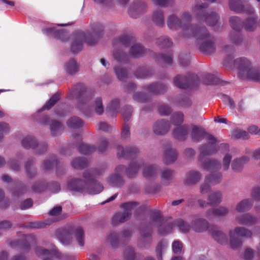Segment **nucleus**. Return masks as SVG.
<instances>
[{"mask_svg": "<svg viewBox=\"0 0 260 260\" xmlns=\"http://www.w3.org/2000/svg\"><path fill=\"white\" fill-rule=\"evenodd\" d=\"M103 172L102 170L92 169L84 172L83 177L85 180L73 179L69 181L67 185L71 191L95 194L103 190V186L95 180Z\"/></svg>", "mask_w": 260, "mask_h": 260, "instance_id": "nucleus-1", "label": "nucleus"}, {"mask_svg": "<svg viewBox=\"0 0 260 260\" xmlns=\"http://www.w3.org/2000/svg\"><path fill=\"white\" fill-rule=\"evenodd\" d=\"M93 95V92L81 83L75 85L71 91V96L72 98H78L79 101L77 108L87 116H90L92 112L89 109L91 106L94 112L98 115H101L103 113L104 108L102 100L101 98H98L94 101L93 105H91L90 101Z\"/></svg>", "mask_w": 260, "mask_h": 260, "instance_id": "nucleus-2", "label": "nucleus"}, {"mask_svg": "<svg viewBox=\"0 0 260 260\" xmlns=\"http://www.w3.org/2000/svg\"><path fill=\"white\" fill-rule=\"evenodd\" d=\"M234 67L238 70V77L243 80L260 81V69L253 67L251 61L242 57L234 60Z\"/></svg>", "mask_w": 260, "mask_h": 260, "instance_id": "nucleus-3", "label": "nucleus"}, {"mask_svg": "<svg viewBox=\"0 0 260 260\" xmlns=\"http://www.w3.org/2000/svg\"><path fill=\"white\" fill-rule=\"evenodd\" d=\"M103 34V27L102 24L99 23L92 24L91 32L79 33L78 39L75 40L72 45V51L76 53L81 50L83 42H85L89 45H94Z\"/></svg>", "mask_w": 260, "mask_h": 260, "instance_id": "nucleus-4", "label": "nucleus"}, {"mask_svg": "<svg viewBox=\"0 0 260 260\" xmlns=\"http://www.w3.org/2000/svg\"><path fill=\"white\" fill-rule=\"evenodd\" d=\"M163 218L159 211L152 212L150 215V222L147 226H143L140 230L141 237L138 241V245L141 248H148L152 242V230L147 229L148 227L157 228L162 223Z\"/></svg>", "mask_w": 260, "mask_h": 260, "instance_id": "nucleus-5", "label": "nucleus"}, {"mask_svg": "<svg viewBox=\"0 0 260 260\" xmlns=\"http://www.w3.org/2000/svg\"><path fill=\"white\" fill-rule=\"evenodd\" d=\"M132 42V38L127 35H122L113 41L114 48L112 52L113 57L118 62L126 63L129 61V55L124 50Z\"/></svg>", "mask_w": 260, "mask_h": 260, "instance_id": "nucleus-6", "label": "nucleus"}, {"mask_svg": "<svg viewBox=\"0 0 260 260\" xmlns=\"http://www.w3.org/2000/svg\"><path fill=\"white\" fill-rule=\"evenodd\" d=\"M191 20L190 13L185 11L180 14V17L174 14L169 15L167 19V24L172 30H177L180 28V35L184 37L186 31L189 29V23Z\"/></svg>", "mask_w": 260, "mask_h": 260, "instance_id": "nucleus-7", "label": "nucleus"}, {"mask_svg": "<svg viewBox=\"0 0 260 260\" xmlns=\"http://www.w3.org/2000/svg\"><path fill=\"white\" fill-rule=\"evenodd\" d=\"M208 6L206 4H197L193 7L192 11L198 21H205L210 26H214L218 22L219 17L215 12L206 13L205 9Z\"/></svg>", "mask_w": 260, "mask_h": 260, "instance_id": "nucleus-8", "label": "nucleus"}, {"mask_svg": "<svg viewBox=\"0 0 260 260\" xmlns=\"http://www.w3.org/2000/svg\"><path fill=\"white\" fill-rule=\"evenodd\" d=\"M230 245L233 249H237L241 246L242 240L237 237L250 238L252 236L251 231L243 227H237L229 232Z\"/></svg>", "mask_w": 260, "mask_h": 260, "instance_id": "nucleus-9", "label": "nucleus"}, {"mask_svg": "<svg viewBox=\"0 0 260 260\" xmlns=\"http://www.w3.org/2000/svg\"><path fill=\"white\" fill-rule=\"evenodd\" d=\"M174 85L181 89L193 87L199 83V78L194 74H188L187 76L178 75L173 80Z\"/></svg>", "mask_w": 260, "mask_h": 260, "instance_id": "nucleus-10", "label": "nucleus"}, {"mask_svg": "<svg viewBox=\"0 0 260 260\" xmlns=\"http://www.w3.org/2000/svg\"><path fill=\"white\" fill-rule=\"evenodd\" d=\"M193 36L198 41H203L211 36L205 26L189 23V29L185 34L184 38Z\"/></svg>", "mask_w": 260, "mask_h": 260, "instance_id": "nucleus-11", "label": "nucleus"}, {"mask_svg": "<svg viewBox=\"0 0 260 260\" xmlns=\"http://www.w3.org/2000/svg\"><path fill=\"white\" fill-rule=\"evenodd\" d=\"M191 128L190 136L193 141L199 142L203 139L212 142L214 141V137L207 133L202 127L192 124Z\"/></svg>", "mask_w": 260, "mask_h": 260, "instance_id": "nucleus-12", "label": "nucleus"}, {"mask_svg": "<svg viewBox=\"0 0 260 260\" xmlns=\"http://www.w3.org/2000/svg\"><path fill=\"white\" fill-rule=\"evenodd\" d=\"M23 147L27 149L37 148V153L41 154L45 152L47 149V145L45 143L38 144L36 139L30 136L26 137L22 140Z\"/></svg>", "mask_w": 260, "mask_h": 260, "instance_id": "nucleus-13", "label": "nucleus"}, {"mask_svg": "<svg viewBox=\"0 0 260 260\" xmlns=\"http://www.w3.org/2000/svg\"><path fill=\"white\" fill-rule=\"evenodd\" d=\"M202 178L201 172L198 170H191L185 173L183 182L185 186L191 187L197 185Z\"/></svg>", "mask_w": 260, "mask_h": 260, "instance_id": "nucleus-14", "label": "nucleus"}, {"mask_svg": "<svg viewBox=\"0 0 260 260\" xmlns=\"http://www.w3.org/2000/svg\"><path fill=\"white\" fill-rule=\"evenodd\" d=\"M206 141L208 144H203L199 148L200 154L199 156V160H202V158H206L205 156L213 155L218 150V147L216 145L217 140L215 137L213 142L212 141Z\"/></svg>", "mask_w": 260, "mask_h": 260, "instance_id": "nucleus-15", "label": "nucleus"}, {"mask_svg": "<svg viewBox=\"0 0 260 260\" xmlns=\"http://www.w3.org/2000/svg\"><path fill=\"white\" fill-rule=\"evenodd\" d=\"M125 166L119 165L115 169L114 174L108 179V182L112 187H120L123 184V180L121 175L124 173Z\"/></svg>", "mask_w": 260, "mask_h": 260, "instance_id": "nucleus-16", "label": "nucleus"}, {"mask_svg": "<svg viewBox=\"0 0 260 260\" xmlns=\"http://www.w3.org/2000/svg\"><path fill=\"white\" fill-rule=\"evenodd\" d=\"M191 217L192 219L190 224L193 231L198 233H203L208 229L209 223L206 219L200 217L197 215H192Z\"/></svg>", "mask_w": 260, "mask_h": 260, "instance_id": "nucleus-17", "label": "nucleus"}, {"mask_svg": "<svg viewBox=\"0 0 260 260\" xmlns=\"http://www.w3.org/2000/svg\"><path fill=\"white\" fill-rule=\"evenodd\" d=\"M147 5L143 1H138L131 4L129 9V15L134 18H136L141 14L146 12Z\"/></svg>", "mask_w": 260, "mask_h": 260, "instance_id": "nucleus-18", "label": "nucleus"}, {"mask_svg": "<svg viewBox=\"0 0 260 260\" xmlns=\"http://www.w3.org/2000/svg\"><path fill=\"white\" fill-rule=\"evenodd\" d=\"M241 0H229V5L230 9L237 13H246L252 14L254 12L253 8L249 5L245 6L241 4Z\"/></svg>", "mask_w": 260, "mask_h": 260, "instance_id": "nucleus-19", "label": "nucleus"}, {"mask_svg": "<svg viewBox=\"0 0 260 260\" xmlns=\"http://www.w3.org/2000/svg\"><path fill=\"white\" fill-rule=\"evenodd\" d=\"M36 252L37 255L43 258V260H53L52 257H59L60 256V254L54 246L50 250H48L42 247H38L36 249Z\"/></svg>", "mask_w": 260, "mask_h": 260, "instance_id": "nucleus-20", "label": "nucleus"}, {"mask_svg": "<svg viewBox=\"0 0 260 260\" xmlns=\"http://www.w3.org/2000/svg\"><path fill=\"white\" fill-rule=\"evenodd\" d=\"M170 129V123L166 119H160L156 121L152 126V131L154 134L162 136L169 132Z\"/></svg>", "mask_w": 260, "mask_h": 260, "instance_id": "nucleus-21", "label": "nucleus"}, {"mask_svg": "<svg viewBox=\"0 0 260 260\" xmlns=\"http://www.w3.org/2000/svg\"><path fill=\"white\" fill-rule=\"evenodd\" d=\"M199 47L200 50L206 55H210L215 52L216 46L214 38L211 36L201 41Z\"/></svg>", "mask_w": 260, "mask_h": 260, "instance_id": "nucleus-22", "label": "nucleus"}, {"mask_svg": "<svg viewBox=\"0 0 260 260\" xmlns=\"http://www.w3.org/2000/svg\"><path fill=\"white\" fill-rule=\"evenodd\" d=\"M144 166V160L142 159H138L131 162L128 167H125L124 173L129 178H133L136 176L140 168Z\"/></svg>", "mask_w": 260, "mask_h": 260, "instance_id": "nucleus-23", "label": "nucleus"}, {"mask_svg": "<svg viewBox=\"0 0 260 260\" xmlns=\"http://www.w3.org/2000/svg\"><path fill=\"white\" fill-rule=\"evenodd\" d=\"M139 153L138 149L134 146H128L125 148L120 145L117 147V155L118 157L133 158L135 157Z\"/></svg>", "mask_w": 260, "mask_h": 260, "instance_id": "nucleus-24", "label": "nucleus"}, {"mask_svg": "<svg viewBox=\"0 0 260 260\" xmlns=\"http://www.w3.org/2000/svg\"><path fill=\"white\" fill-rule=\"evenodd\" d=\"M73 139L77 141L76 145L79 151L84 154H90L95 151L96 148L93 145L83 143L81 142V138L79 135L73 136Z\"/></svg>", "mask_w": 260, "mask_h": 260, "instance_id": "nucleus-25", "label": "nucleus"}, {"mask_svg": "<svg viewBox=\"0 0 260 260\" xmlns=\"http://www.w3.org/2000/svg\"><path fill=\"white\" fill-rule=\"evenodd\" d=\"M201 167L207 171L219 170L221 168L220 162L215 159L204 158L199 160Z\"/></svg>", "mask_w": 260, "mask_h": 260, "instance_id": "nucleus-26", "label": "nucleus"}, {"mask_svg": "<svg viewBox=\"0 0 260 260\" xmlns=\"http://www.w3.org/2000/svg\"><path fill=\"white\" fill-rule=\"evenodd\" d=\"M58 160L54 155H51L45 159L41 163V169L43 171H49L52 170L55 166L57 168V174L59 175Z\"/></svg>", "mask_w": 260, "mask_h": 260, "instance_id": "nucleus-27", "label": "nucleus"}, {"mask_svg": "<svg viewBox=\"0 0 260 260\" xmlns=\"http://www.w3.org/2000/svg\"><path fill=\"white\" fill-rule=\"evenodd\" d=\"M189 127L188 125L184 124L175 128L172 131V136L179 141H184L186 139Z\"/></svg>", "mask_w": 260, "mask_h": 260, "instance_id": "nucleus-28", "label": "nucleus"}, {"mask_svg": "<svg viewBox=\"0 0 260 260\" xmlns=\"http://www.w3.org/2000/svg\"><path fill=\"white\" fill-rule=\"evenodd\" d=\"M236 220L240 224L251 226L257 222V219L249 213H245L237 216Z\"/></svg>", "mask_w": 260, "mask_h": 260, "instance_id": "nucleus-29", "label": "nucleus"}, {"mask_svg": "<svg viewBox=\"0 0 260 260\" xmlns=\"http://www.w3.org/2000/svg\"><path fill=\"white\" fill-rule=\"evenodd\" d=\"M175 175L174 170L165 168L161 170L160 173V179L162 184L168 186L173 180Z\"/></svg>", "mask_w": 260, "mask_h": 260, "instance_id": "nucleus-30", "label": "nucleus"}, {"mask_svg": "<svg viewBox=\"0 0 260 260\" xmlns=\"http://www.w3.org/2000/svg\"><path fill=\"white\" fill-rule=\"evenodd\" d=\"M229 212V210L227 207L220 206L208 210L206 211V215L207 217L210 218L212 216H224L228 215Z\"/></svg>", "mask_w": 260, "mask_h": 260, "instance_id": "nucleus-31", "label": "nucleus"}, {"mask_svg": "<svg viewBox=\"0 0 260 260\" xmlns=\"http://www.w3.org/2000/svg\"><path fill=\"white\" fill-rule=\"evenodd\" d=\"M143 167V175L146 178H152L156 175L159 167L156 164H145Z\"/></svg>", "mask_w": 260, "mask_h": 260, "instance_id": "nucleus-32", "label": "nucleus"}, {"mask_svg": "<svg viewBox=\"0 0 260 260\" xmlns=\"http://www.w3.org/2000/svg\"><path fill=\"white\" fill-rule=\"evenodd\" d=\"M144 88L149 92L153 94H161L167 91V86L161 83H155L146 86Z\"/></svg>", "mask_w": 260, "mask_h": 260, "instance_id": "nucleus-33", "label": "nucleus"}, {"mask_svg": "<svg viewBox=\"0 0 260 260\" xmlns=\"http://www.w3.org/2000/svg\"><path fill=\"white\" fill-rule=\"evenodd\" d=\"M258 25L257 17L255 16L248 17L243 23V26L244 29L248 32L255 31Z\"/></svg>", "mask_w": 260, "mask_h": 260, "instance_id": "nucleus-34", "label": "nucleus"}, {"mask_svg": "<svg viewBox=\"0 0 260 260\" xmlns=\"http://www.w3.org/2000/svg\"><path fill=\"white\" fill-rule=\"evenodd\" d=\"M56 235L62 244L68 245L71 243L72 238L71 233L67 230L59 229L57 230Z\"/></svg>", "mask_w": 260, "mask_h": 260, "instance_id": "nucleus-35", "label": "nucleus"}, {"mask_svg": "<svg viewBox=\"0 0 260 260\" xmlns=\"http://www.w3.org/2000/svg\"><path fill=\"white\" fill-rule=\"evenodd\" d=\"M152 20L155 25L162 27L165 25L164 11L159 9L155 10L152 15Z\"/></svg>", "mask_w": 260, "mask_h": 260, "instance_id": "nucleus-36", "label": "nucleus"}, {"mask_svg": "<svg viewBox=\"0 0 260 260\" xmlns=\"http://www.w3.org/2000/svg\"><path fill=\"white\" fill-rule=\"evenodd\" d=\"M249 160V158L245 156L234 159L231 164L232 170L236 172H241L244 165L248 162Z\"/></svg>", "mask_w": 260, "mask_h": 260, "instance_id": "nucleus-37", "label": "nucleus"}, {"mask_svg": "<svg viewBox=\"0 0 260 260\" xmlns=\"http://www.w3.org/2000/svg\"><path fill=\"white\" fill-rule=\"evenodd\" d=\"M178 153L176 150L172 148H167L164 152V161L166 164H171L177 158Z\"/></svg>", "mask_w": 260, "mask_h": 260, "instance_id": "nucleus-38", "label": "nucleus"}, {"mask_svg": "<svg viewBox=\"0 0 260 260\" xmlns=\"http://www.w3.org/2000/svg\"><path fill=\"white\" fill-rule=\"evenodd\" d=\"M253 202L252 199H246L238 203L236 206L238 212H244L249 210L252 207Z\"/></svg>", "mask_w": 260, "mask_h": 260, "instance_id": "nucleus-39", "label": "nucleus"}, {"mask_svg": "<svg viewBox=\"0 0 260 260\" xmlns=\"http://www.w3.org/2000/svg\"><path fill=\"white\" fill-rule=\"evenodd\" d=\"M43 32L46 35H50L61 40H63L66 35L64 29H57L55 27H51L43 30Z\"/></svg>", "mask_w": 260, "mask_h": 260, "instance_id": "nucleus-40", "label": "nucleus"}, {"mask_svg": "<svg viewBox=\"0 0 260 260\" xmlns=\"http://www.w3.org/2000/svg\"><path fill=\"white\" fill-rule=\"evenodd\" d=\"M145 50L140 44H136L131 46L129 50V56L138 58L144 54Z\"/></svg>", "mask_w": 260, "mask_h": 260, "instance_id": "nucleus-41", "label": "nucleus"}, {"mask_svg": "<svg viewBox=\"0 0 260 260\" xmlns=\"http://www.w3.org/2000/svg\"><path fill=\"white\" fill-rule=\"evenodd\" d=\"M130 218L129 213L128 212H118L114 215L112 218V223L114 225H116L119 223H123L127 221Z\"/></svg>", "mask_w": 260, "mask_h": 260, "instance_id": "nucleus-42", "label": "nucleus"}, {"mask_svg": "<svg viewBox=\"0 0 260 260\" xmlns=\"http://www.w3.org/2000/svg\"><path fill=\"white\" fill-rule=\"evenodd\" d=\"M212 237L217 242L221 244H224L227 243L228 238L226 235L221 231L217 229H214L211 231Z\"/></svg>", "mask_w": 260, "mask_h": 260, "instance_id": "nucleus-43", "label": "nucleus"}, {"mask_svg": "<svg viewBox=\"0 0 260 260\" xmlns=\"http://www.w3.org/2000/svg\"><path fill=\"white\" fill-rule=\"evenodd\" d=\"M88 165V161L84 157H77L71 162L73 168L78 170H81L86 167Z\"/></svg>", "mask_w": 260, "mask_h": 260, "instance_id": "nucleus-44", "label": "nucleus"}, {"mask_svg": "<svg viewBox=\"0 0 260 260\" xmlns=\"http://www.w3.org/2000/svg\"><path fill=\"white\" fill-rule=\"evenodd\" d=\"M64 69L68 74L73 75L78 71L79 66L76 61L74 59H72L65 64Z\"/></svg>", "mask_w": 260, "mask_h": 260, "instance_id": "nucleus-45", "label": "nucleus"}, {"mask_svg": "<svg viewBox=\"0 0 260 260\" xmlns=\"http://www.w3.org/2000/svg\"><path fill=\"white\" fill-rule=\"evenodd\" d=\"M222 195L220 191H215L210 193L208 196L209 205L211 206L217 205L222 201Z\"/></svg>", "mask_w": 260, "mask_h": 260, "instance_id": "nucleus-46", "label": "nucleus"}, {"mask_svg": "<svg viewBox=\"0 0 260 260\" xmlns=\"http://www.w3.org/2000/svg\"><path fill=\"white\" fill-rule=\"evenodd\" d=\"M168 246V242L165 240L159 241L155 248L156 255L158 260H162V253L166 251Z\"/></svg>", "mask_w": 260, "mask_h": 260, "instance_id": "nucleus-47", "label": "nucleus"}, {"mask_svg": "<svg viewBox=\"0 0 260 260\" xmlns=\"http://www.w3.org/2000/svg\"><path fill=\"white\" fill-rule=\"evenodd\" d=\"M231 27L235 31H240L243 28V22L238 16H232L229 20Z\"/></svg>", "mask_w": 260, "mask_h": 260, "instance_id": "nucleus-48", "label": "nucleus"}, {"mask_svg": "<svg viewBox=\"0 0 260 260\" xmlns=\"http://www.w3.org/2000/svg\"><path fill=\"white\" fill-rule=\"evenodd\" d=\"M221 179L222 174L219 172L211 173L206 177V181L213 185L219 183Z\"/></svg>", "mask_w": 260, "mask_h": 260, "instance_id": "nucleus-49", "label": "nucleus"}, {"mask_svg": "<svg viewBox=\"0 0 260 260\" xmlns=\"http://www.w3.org/2000/svg\"><path fill=\"white\" fill-rule=\"evenodd\" d=\"M174 226H176L179 228V230L183 233H188L191 227L190 225L186 221H184L182 219H178L174 222Z\"/></svg>", "mask_w": 260, "mask_h": 260, "instance_id": "nucleus-50", "label": "nucleus"}, {"mask_svg": "<svg viewBox=\"0 0 260 260\" xmlns=\"http://www.w3.org/2000/svg\"><path fill=\"white\" fill-rule=\"evenodd\" d=\"M120 102L117 99L111 101L107 106L106 111L112 116L117 113L119 108Z\"/></svg>", "mask_w": 260, "mask_h": 260, "instance_id": "nucleus-51", "label": "nucleus"}, {"mask_svg": "<svg viewBox=\"0 0 260 260\" xmlns=\"http://www.w3.org/2000/svg\"><path fill=\"white\" fill-rule=\"evenodd\" d=\"M107 240L113 248H117L119 244H122L119 235L115 232H112L109 235Z\"/></svg>", "mask_w": 260, "mask_h": 260, "instance_id": "nucleus-52", "label": "nucleus"}, {"mask_svg": "<svg viewBox=\"0 0 260 260\" xmlns=\"http://www.w3.org/2000/svg\"><path fill=\"white\" fill-rule=\"evenodd\" d=\"M155 59L156 61L160 64H171L173 60L172 55L170 53L156 54Z\"/></svg>", "mask_w": 260, "mask_h": 260, "instance_id": "nucleus-53", "label": "nucleus"}, {"mask_svg": "<svg viewBox=\"0 0 260 260\" xmlns=\"http://www.w3.org/2000/svg\"><path fill=\"white\" fill-rule=\"evenodd\" d=\"M35 159L31 157L27 160L25 165L26 175L29 178L34 177L37 174L36 171L31 168V166L33 165Z\"/></svg>", "mask_w": 260, "mask_h": 260, "instance_id": "nucleus-54", "label": "nucleus"}, {"mask_svg": "<svg viewBox=\"0 0 260 260\" xmlns=\"http://www.w3.org/2000/svg\"><path fill=\"white\" fill-rule=\"evenodd\" d=\"M117 78L121 81H124L128 77L126 69L119 66H115L114 68Z\"/></svg>", "mask_w": 260, "mask_h": 260, "instance_id": "nucleus-55", "label": "nucleus"}, {"mask_svg": "<svg viewBox=\"0 0 260 260\" xmlns=\"http://www.w3.org/2000/svg\"><path fill=\"white\" fill-rule=\"evenodd\" d=\"M50 129L53 136H57L63 129V125L56 120H52L50 124Z\"/></svg>", "mask_w": 260, "mask_h": 260, "instance_id": "nucleus-56", "label": "nucleus"}, {"mask_svg": "<svg viewBox=\"0 0 260 260\" xmlns=\"http://www.w3.org/2000/svg\"><path fill=\"white\" fill-rule=\"evenodd\" d=\"M184 120V115L181 112L174 113L171 116V123L174 125H180Z\"/></svg>", "mask_w": 260, "mask_h": 260, "instance_id": "nucleus-57", "label": "nucleus"}, {"mask_svg": "<svg viewBox=\"0 0 260 260\" xmlns=\"http://www.w3.org/2000/svg\"><path fill=\"white\" fill-rule=\"evenodd\" d=\"M67 124L70 128H78L84 125V122L79 118L74 117L68 120Z\"/></svg>", "mask_w": 260, "mask_h": 260, "instance_id": "nucleus-58", "label": "nucleus"}, {"mask_svg": "<svg viewBox=\"0 0 260 260\" xmlns=\"http://www.w3.org/2000/svg\"><path fill=\"white\" fill-rule=\"evenodd\" d=\"M156 44L162 48H169L171 47L173 43L172 41L167 36H163L159 38L156 41Z\"/></svg>", "mask_w": 260, "mask_h": 260, "instance_id": "nucleus-59", "label": "nucleus"}, {"mask_svg": "<svg viewBox=\"0 0 260 260\" xmlns=\"http://www.w3.org/2000/svg\"><path fill=\"white\" fill-rule=\"evenodd\" d=\"M60 95L58 93L54 94L46 103V104L39 111V112H42L44 109H49L53 107L55 104L59 100Z\"/></svg>", "mask_w": 260, "mask_h": 260, "instance_id": "nucleus-60", "label": "nucleus"}, {"mask_svg": "<svg viewBox=\"0 0 260 260\" xmlns=\"http://www.w3.org/2000/svg\"><path fill=\"white\" fill-rule=\"evenodd\" d=\"M173 226L174 223H165L163 220L162 223L157 228L158 231L161 235H166L171 231Z\"/></svg>", "mask_w": 260, "mask_h": 260, "instance_id": "nucleus-61", "label": "nucleus"}, {"mask_svg": "<svg viewBox=\"0 0 260 260\" xmlns=\"http://www.w3.org/2000/svg\"><path fill=\"white\" fill-rule=\"evenodd\" d=\"M75 237L80 246H83L84 244V233L83 230L78 228L74 232Z\"/></svg>", "mask_w": 260, "mask_h": 260, "instance_id": "nucleus-62", "label": "nucleus"}, {"mask_svg": "<svg viewBox=\"0 0 260 260\" xmlns=\"http://www.w3.org/2000/svg\"><path fill=\"white\" fill-rule=\"evenodd\" d=\"M132 234V231L128 229L121 231L119 236L122 244L127 243L131 240Z\"/></svg>", "mask_w": 260, "mask_h": 260, "instance_id": "nucleus-63", "label": "nucleus"}, {"mask_svg": "<svg viewBox=\"0 0 260 260\" xmlns=\"http://www.w3.org/2000/svg\"><path fill=\"white\" fill-rule=\"evenodd\" d=\"M123 257L124 260H135L136 255L134 249L131 246H127L125 248Z\"/></svg>", "mask_w": 260, "mask_h": 260, "instance_id": "nucleus-64", "label": "nucleus"}]
</instances>
